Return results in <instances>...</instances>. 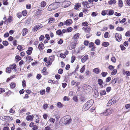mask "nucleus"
<instances>
[{"instance_id":"f257e3e1","label":"nucleus","mask_w":130,"mask_h":130,"mask_svg":"<svg viewBox=\"0 0 130 130\" xmlns=\"http://www.w3.org/2000/svg\"><path fill=\"white\" fill-rule=\"evenodd\" d=\"M94 103L93 100L91 99L87 101L84 105L82 108V110L83 111H85L88 109Z\"/></svg>"},{"instance_id":"f03ea898","label":"nucleus","mask_w":130,"mask_h":130,"mask_svg":"<svg viewBox=\"0 0 130 130\" xmlns=\"http://www.w3.org/2000/svg\"><path fill=\"white\" fill-rule=\"evenodd\" d=\"M59 6L58 3L56 2L50 5L48 9L50 11L54 10L58 8Z\"/></svg>"},{"instance_id":"7ed1b4c3","label":"nucleus","mask_w":130,"mask_h":130,"mask_svg":"<svg viewBox=\"0 0 130 130\" xmlns=\"http://www.w3.org/2000/svg\"><path fill=\"white\" fill-rule=\"evenodd\" d=\"M72 121L71 117L69 116H65L64 123L65 124H68L70 123Z\"/></svg>"},{"instance_id":"20e7f679","label":"nucleus","mask_w":130,"mask_h":130,"mask_svg":"<svg viewBox=\"0 0 130 130\" xmlns=\"http://www.w3.org/2000/svg\"><path fill=\"white\" fill-rule=\"evenodd\" d=\"M84 89L86 93H88L92 89V87L88 85H85L84 87Z\"/></svg>"},{"instance_id":"39448f33","label":"nucleus","mask_w":130,"mask_h":130,"mask_svg":"<svg viewBox=\"0 0 130 130\" xmlns=\"http://www.w3.org/2000/svg\"><path fill=\"white\" fill-rule=\"evenodd\" d=\"M82 4L84 7H86L88 8H90L92 6L91 4L88 3V2L86 1L82 2Z\"/></svg>"},{"instance_id":"423d86ee","label":"nucleus","mask_w":130,"mask_h":130,"mask_svg":"<svg viewBox=\"0 0 130 130\" xmlns=\"http://www.w3.org/2000/svg\"><path fill=\"white\" fill-rule=\"evenodd\" d=\"M71 3L69 1L64 2L62 5V6L64 8L68 7L71 4Z\"/></svg>"},{"instance_id":"0eeeda50","label":"nucleus","mask_w":130,"mask_h":130,"mask_svg":"<svg viewBox=\"0 0 130 130\" xmlns=\"http://www.w3.org/2000/svg\"><path fill=\"white\" fill-rule=\"evenodd\" d=\"M72 21L70 19H68L66 21L64 22V24L67 26H69L72 23Z\"/></svg>"},{"instance_id":"6e6552de","label":"nucleus","mask_w":130,"mask_h":130,"mask_svg":"<svg viewBox=\"0 0 130 130\" xmlns=\"http://www.w3.org/2000/svg\"><path fill=\"white\" fill-rule=\"evenodd\" d=\"M113 110L112 109H107L106 111L103 113V115L105 116H107L110 115L112 112Z\"/></svg>"},{"instance_id":"1a4fd4ad","label":"nucleus","mask_w":130,"mask_h":130,"mask_svg":"<svg viewBox=\"0 0 130 130\" xmlns=\"http://www.w3.org/2000/svg\"><path fill=\"white\" fill-rule=\"evenodd\" d=\"M115 37L117 41L120 42L122 39L121 35L120 34L116 33L115 34Z\"/></svg>"},{"instance_id":"9d476101","label":"nucleus","mask_w":130,"mask_h":130,"mask_svg":"<svg viewBox=\"0 0 130 130\" xmlns=\"http://www.w3.org/2000/svg\"><path fill=\"white\" fill-rule=\"evenodd\" d=\"M88 45L89 47L91 48V50L92 51L94 50L96 48L93 42H90L89 43Z\"/></svg>"},{"instance_id":"9b49d317","label":"nucleus","mask_w":130,"mask_h":130,"mask_svg":"<svg viewBox=\"0 0 130 130\" xmlns=\"http://www.w3.org/2000/svg\"><path fill=\"white\" fill-rule=\"evenodd\" d=\"M86 100L85 97L84 96H81L79 99V103H82L85 101Z\"/></svg>"},{"instance_id":"f8f14e48","label":"nucleus","mask_w":130,"mask_h":130,"mask_svg":"<svg viewBox=\"0 0 130 130\" xmlns=\"http://www.w3.org/2000/svg\"><path fill=\"white\" fill-rule=\"evenodd\" d=\"M76 45V43L75 42H72L69 46V49L71 50L73 48H75Z\"/></svg>"},{"instance_id":"ddd939ff","label":"nucleus","mask_w":130,"mask_h":130,"mask_svg":"<svg viewBox=\"0 0 130 130\" xmlns=\"http://www.w3.org/2000/svg\"><path fill=\"white\" fill-rule=\"evenodd\" d=\"M107 12H108L107 14L108 15H111L113 14L114 13V11L112 9H108L107 10Z\"/></svg>"},{"instance_id":"4468645a","label":"nucleus","mask_w":130,"mask_h":130,"mask_svg":"<svg viewBox=\"0 0 130 130\" xmlns=\"http://www.w3.org/2000/svg\"><path fill=\"white\" fill-rule=\"evenodd\" d=\"M88 56L87 55H85L81 59V61L82 63H84L88 59Z\"/></svg>"},{"instance_id":"2eb2a0df","label":"nucleus","mask_w":130,"mask_h":130,"mask_svg":"<svg viewBox=\"0 0 130 130\" xmlns=\"http://www.w3.org/2000/svg\"><path fill=\"white\" fill-rule=\"evenodd\" d=\"M33 50V48L31 47H28V50L26 52L27 54L28 55H30L31 54L32 51Z\"/></svg>"},{"instance_id":"dca6fc26","label":"nucleus","mask_w":130,"mask_h":130,"mask_svg":"<svg viewBox=\"0 0 130 130\" xmlns=\"http://www.w3.org/2000/svg\"><path fill=\"white\" fill-rule=\"evenodd\" d=\"M83 29L85 30V31L86 32H90L91 29V28L90 26L87 27H84Z\"/></svg>"},{"instance_id":"f3484780","label":"nucleus","mask_w":130,"mask_h":130,"mask_svg":"<svg viewBox=\"0 0 130 130\" xmlns=\"http://www.w3.org/2000/svg\"><path fill=\"white\" fill-rule=\"evenodd\" d=\"M98 84L102 88L103 87V86L102 85L103 83V80L100 78H99L98 79Z\"/></svg>"},{"instance_id":"a211bd4d","label":"nucleus","mask_w":130,"mask_h":130,"mask_svg":"<svg viewBox=\"0 0 130 130\" xmlns=\"http://www.w3.org/2000/svg\"><path fill=\"white\" fill-rule=\"evenodd\" d=\"M34 117L33 115H28L26 117V119L27 121H32Z\"/></svg>"},{"instance_id":"6ab92c4d","label":"nucleus","mask_w":130,"mask_h":130,"mask_svg":"<svg viewBox=\"0 0 130 130\" xmlns=\"http://www.w3.org/2000/svg\"><path fill=\"white\" fill-rule=\"evenodd\" d=\"M44 44L42 42L40 43L38 46V48L40 51L42 50L43 49Z\"/></svg>"},{"instance_id":"aec40b11","label":"nucleus","mask_w":130,"mask_h":130,"mask_svg":"<svg viewBox=\"0 0 130 130\" xmlns=\"http://www.w3.org/2000/svg\"><path fill=\"white\" fill-rule=\"evenodd\" d=\"M48 82L52 84H58V81L52 80L51 79L49 80L48 81Z\"/></svg>"},{"instance_id":"412c9836","label":"nucleus","mask_w":130,"mask_h":130,"mask_svg":"<svg viewBox=\"0 0 130 130\" xmlns=\"http://www.w3.org/2000/svg\"><path fill=\"white\" fill-rule=\"evenodd\" d=\"M116 2V0H111L108 2V3L109 5L115 4Z\"/></svg>"},{"instance_id":"4be33fe9","label":"nucleus","mask_w":130,"mask_h":130,"mask_svg":"<svg viewBox=\"0 0 130 130\" xmlns=\"http://www.w3.org/2000/svg\"><path fill=\"white\" fill-rule=\"evenodd\" d=\"M55 58V56L52 55L49 56L48 60L52 62L54 60Z\"/></svg>"},{"instance_id":"5701e85b","label":"nucleus","mask_w":130,"mask_h":130,"mask_svg":"<svg viewBox=\"0 0 130 130\" xmlns=\"http://www.w3.org/2000/svg\"><path fill=\"white\" fill-rule=\"evenodd\" d=\"M123 2L122 0H119L118 6L120 8H122L123 6Z\"/></svg>"},{"instance_id":"b1692460","label":"nucleus","mask_w":130,"mask_h":130,"mask_svg":"<svg viewBox=\"0 0 130 130\" xmlns=\"http://www.w3.org/2000/svg\"><path fill=\"white\" fill-rule=\"evenodd\" d=\"M28 31L27 29L26 28H24L23 30V35L25 36Z\"/></svg>"},{"instance_id":"393cba45","label":"nucleus","mask_w":130,"mask_h":130,"mask_svg":"<svg viewBox=\"0 0 130 130\" xmlns=\"http://www.w3.org/2000/svg\"><path fill=\"white\" fill-rule=\"evenodd\" d=\"M93 72L96 74H98L100 73V70L98 68H95L93 70Z\"/></svg>"},{"instance_id":"a878e982","label":"nucleus","mask_w":130,"mask_h":130,"mask_svg":"<svg viewBox=\"0 0 130 130\" xmlns=\"http://www.w3.org/2000/svg\"><path fill=\"white\" fill-rule=\"evenodd\" d=\"M9 67L11 68V69L13 70L14 69L17 67V66L15 63L10 65L9 66Z\"/></svg>"},{"instance_id":"bb28decb","label":"nucleus","mask_w":130,"mask_h":130,"mask_svg":"<svg viewBox=\"0 0 130 130\" xmlns=\"http://www.w3.org/2000/svg\"><path fill=\"white\" fill-rule=\"evenodd\" d=\"M16 83H11L10 85V87L12 89L15 88L16 87Z\"/></svg>"},{"instance_id":"cd10ccee","label":"nucleus","mask_w":130,"mask_h":130,"mask_svg":"<svg viewBox=\"0 0 130 130\" xmlns=\"http://www.w3.org/2000/svg\"><path fill=\"white\" fill-rule=\"evenodd\" d=\"M74 6V9L76 10H77L80 7V5L77 3Z\"/></svg>"},{"instance_id":"c85d7f7f","label":"nucleus","mask_w":130,"mask_h":130,"mask_svg":"<svg viewBox=\"0 0 130 130\" xmlns=\"http://www.w3.org/2000/svg\"><path fill=\"white\" fill-rule=\"evenodd\" d=\"M102 45L105 47H107L109 45V43L107 42H104L102 44Z\"/></svg>"},{"instance_id":"c756f323","label":"nucleus","mask_w":130,"mask_h":130,"mask_svg":"<svg viewBox=\"0 0 130 130\" xmlns=\"http://www.w3.org/2000/svg\"><path fill=\"white\" fill-rule=\"evenodd\" d=\"M79 35V33L75 34L73 38L74 39H76L78 38Z\"/></svg>"},{"instance_id":"7c9ffc66","label":"nucleus","mask_w":130,"mask_h":130,"mask_svg":"<svg viewBox=\"0 0 130 130\" xmlns=\"http://www.w3.org/2000/svg\"><path fill=\"white\" fill-rule=\"evenodd\" d=\"M57 106L59 108H62L63 106V105L60 102H58L57 104Z\"/></svg>"},{"instance_id":"2f4dec72","label":"nucleus","mask_w":130,"mask_h":130,"mask_svg":"<svg viewBox=\"0 0 130 130\" xmlns=\"http://www.w3.org/2000/svg\"><path fill=\"white\" fill-rule=\"evenodd\" d=\"M39 29V27H38V25L35 26L33 28V29L34 31H36Z\"/></svg>"},{"instance_id":"473e14b6","label":"nucleus","mask_w":130,"mask_h":130,"mask_svg":"<svg viewBox=\"0 0 130 130\" xmlns=\"http://www.w3.org/2000/svg\"><path fill=\"white\" fill-rule=\"evenodd\" d=\"M26 59L27 60H28L30 61L33 60V59H31V57L29 55H27V57H26Z\"/></svg>"},{"instance_id":"72a5a7b5","label":"nucleus","mask_w":130,"mask_h":130,"mask_svg":"<svg viewBox=\"0 0 130 130\" xmlns=\"http://www.w3.org/2000/svg\"><path fill=\"white\" fill-rule=\"evenodd\" d=\"M113 71L111 72V74L112 75H115L117 73V70L116 69H113Z\"/></svg>"},{"instance_id":"f704fd0d","label":"nucleus","mask_w":130,"mask_h":130,"mask_svg":"<svg viewBox=\"0 0 130 130\" xmlns=\"http://www.w3.org/2000/svg\"><path fill=\"white\" fill-rule=\"evenodd\" d=\"M48 23H51L53 22L55 20V19L53 18H51L48 19Z\"/></svg>"},{"instance_id":"c9c22d12","label":"nucleus","mask_w":130,"mask_h":130,"mask_svg":"<svg viewBox=\"0 0 130 130\" xmlns=\"http://www.w3.org/2000/svg\"><path fill=\"white\" fill-rule=\"evenodd\" d=\"M11 68L9 67H7L6 69V72L7 73H10L11 72Z\"/></svg>"},{"instance_id":"e433bc0d","label":"nucleus","mask_w":130,"mask_h":130,"mask_svg":"<svg viewBox=\"0 0 130 130\" xmlns=\"http://www.w3.org/2000/svg\"><path fill=\"white\" fill-rule=\"evenodd\" d=\"M116 30L119 31H121L124 30V28L118 26Z\"/></svg>"},{"instance_id":"4c0bfd02","label":"nucleus","mask_w":130,"mask_h":130,"mask_svg":"<svg viewBox=\"0 0 130 130\" xmlns=\"http://www.w3.org/2000/svg\"><path fill=\"white\" fill-rule=\"evenodd\" d=\"M57 34L58 35H61L62 33V32L60 29L57 30L56 32Z\"/></svg>"},{"instance_id":"58836bf2","label":"nucleus","mask_w":130,"mask_h":130,"mask_svg":"<svg viewBox=\"0 0 130 130\" xmlns=\"http://www.w3.org/2000/svg\"><path fill=\"white\" fill-rule=\"evenodd\" d=\"M100 41L99 39H97L96 40L95 42V43L97 45H99L100 44Z\"/></svg>"},{"instance_id":"ea45409f","label":"nucleus","mask_w":130,"mask_h":130,"mask_svg":"<svg viewBox=\"0 0 130 130\" xmlns=\"http://www.w3.org/2000/svg\"><path fill=\"white\" fill-rule=\"evenodd\" d=\"M3 44L5 46H7L9 44L8 42L6 41H4L3 42Z\"/></svg>"},{"instance_id":"a19ab883","label":"nucleus","mask_w":130,"mask_h":130,"mask_svg":"<svg viewBox=\"0 0 130 130\" xmlns=\"http://www.w3.org/2000/svg\"><path fill=\"white\" fill-rule=\"evenodd\" d=\"M46 3L44 1H42L41 2V7H44L46 5Z\"/></svg>"},{"instance_id":"79ce46f5","label":"nucleus","mask_w":130,"mask_h":130,"mask_svg":"<svg viewBox=\"0 0 130 130\" xmlns=\"http://www.w3.org/2000/svg\"><path fill=\"white\" fill-rule=\"evenodd\" d=\"M8 22H11L12 20V18L11 16H9L7 20Z\"/></svg>"},{"instance_id":"37998d69","label":"nucleus","mask_w":130,"mask_h":130,"mask_svg":"<svg viewBox=\"0 0 130 130\" xmlns=\"http://www.w3.org/2000/svg\"><path fill=\"white\" fill-rule=\"evenodd\" d=\"M117 80V79L116 78H114L112 80L111 83L112 84H114L116 83Z\"/></svg>"},{"instance_id":"c03bdc74","label":"nucleus","mask_w":130,"mask_h":130,"mask_svg":"<svg viewBox=\"0 0 130 130\" xmlns=\"http://www.w3.org/2000/svg\"><path fill=\"white\" fill-rule=\"evenodd\" d=\"M22 86L23 88H24L26 86V82L25 80H23L22 82Z\"/></svg>"},{"instance_id":"a18cd8bd","label":"nucleus","mask_w":130,"mask_h":130,"mask_svg":"<svg viewBox=\"0 0 130 130\" xmlns=\"http://www.w3.org/2000/svg\"><path fill=\"white\" fill-rule=\"evenodd\" d=\"M107 12V10H103L101 12V14L103 16H105Z\"/></svg>"},{"instance_id":"49530a36","label":"nucleus","mask_w":130,"mask_h":130,"mask_svg":"<svg viewBox=\"0 0 130 130\" xmlns=\"http://www.w3.org/2000/svg\"><path fill=\"white\" fill-rule=\"evenodd\" d=\"M75 59V57L74 56H72L71 59V62L72 63H73L74 61V60Z\"/></svg>"},{"instance_id":"de8ad7c7","label":"nucleus","mask_w":130,"mask_h":130,"mask_svg":"<svg viewBox=\"0 0 130 130\" xmlns=\"http://www.w3.org/2000/svg\"><path fill=\"white\" fill-rule=\"evenodd\" d=\"M101 75L103 77H104L107 75L108 74L107 72H103L101 73Z\"/></svg>"},{"instance_id":"09e8293b","label":"nucleus","mask_w":130,"mask_h":130,"mask_svg":"<svg viewBox=\"0 0 130 130\" xmlns=\"http://www.w3.org/2000/svg\"><path fill=\"white\" fill-rule=\"evenodd\" d=\"M85 65L83 66L80 70V72L81 73H83L85 70Z\"/></svg>"},{"instance_id":"8fccbe9b","label":"nucleus","mask_w":130,"mask_h":130,"mask_svg":"<svg viewBox=\"0 0 130 130\" xmlns=\"http://www.w3.org/2000/svg\"><path fill=\"white\" fill-rule=\"evenodd\" d=\"M52 62L48 60V61L46 62V66H48L51 65L52 64Z\"/></svg>"},{"instance_id":"3c124183","label":"nucleus","mask_w":130,"mask_h":130,"mask_svg":"<svg viewBox=\"0 0 130 130\" xmlns=\"http://www.w3.org/2000/svg\"><path fill=\"white\" fill-rule=\"evenodd\" d=\"M115 67L111 65H110L108 67V69L111 71H112L114 68Z\"/></svg>"},{"instance_id":"603ef678","label":"nucleus","mask_w":130,"mask_h":130,"mask_svg":"<svg viewBox=\"0 0 130 130\" xmlns=\"http://www.w3.org/2000/svg\"><path fill=\"white\" fill-rule=\"evenodd\" d=\"M73 100L75 102H77L78 101L77 97L76 96H74L73 97Z\"/></svg>"},{"instance_id":"864d4df0","label":"nucleus","mask_w":130,"mask_h":130,"mask_svg":"<svg viewBox=\"0 0 130 130\" xmlns=\"http://www.w3.org/2000/svg\"><path fill=\"white\" fill-rule=\"evenodd\" d=\"M15 58L16 59L17 61H19L21 59V57L19 55L16 56Z\"/></svg>"},{"instance_id":"5fc2aeb1","label":"nucleus","mask_w":130,"mask_h":130,"mask_svg":"<svg viewBox=\"0 0 130 130\" xmlns=\"http://www.w3.org/2000/svg\"><path fill=\"white\" fill-rule=\"evenodd\" d=\"M17 49L20 51H21L23 50L22 46L20 45H19L17 47Z\"/></svg>"},{"instance_id":"6e6d98bb","label":"nucleus","mask_w":130,"mask_h":130,"mask_svg":"<svg viewBox=\"0 0 130 130\" xmlns=\"http://www.w3.org/2000/svg\"><path fill=\"white\" fill-rule=\"evenodd\" d=\"M60 56L61 58H64L66 57V55L65 54L61 53L60 55Z\"/></svg>"},{"instance_id":"4d7b16f0","label":"nucleus","mask_w":130,"mask_h":130,"mask_svg":"<svg viewBox=\"0 0 130 130\" xmlns=\"http://www.w3.org/2000/svg\"><path fill=\"white\" fill-rule=\"evenodd\" d=\"M42 10H38L36 12V14L37 15H38L40 14H42Z\"/></svg>"},{"instance_id":"13d9d810","label":"nucleus","mask_w":130,"mask_h":130,"mask_svg":"<svg viewBox=\"0 0 130 130\" xmlns=\"http://www.w3.org/2000/svg\"><path fill=\"white\" fill-rule=\"evenodd\" d=\"M63 72V71L62 69H59L58 71V73L60 74H62Z\"/></svg>"},{"instance_id":"bf43d9fd","label":"nucleus","mask_w":130,"mask_h":130,"mask_svg":"<svg viewBox=\"0 0 130 130\" xmlns=\"http://www.w3.org/2000/svg\"><path fill=\"white\" fill-rule=\"evenodd\" d=\"M42 77V76L40 74H37L36 78L38 80H39Z\"/></svg>"},{"instance_id":"052dcab7","label":"nucleus","mask_w":130,"mask_h":130,"mask_svg":"<svg viewBox=\"0 0 130 130\" xmlns=\"http://www.w3.org/2000/svg\"><path fill=\"white\" fill-rule=\"evenodd\" d=\"M88 25V24L87 22H83L82 24V25L83 26H87Z\"/></svg>"},{"instance_id":"680f3d73","label":"nucleus","mask_w":130,"mask_h":130,"mask_svg":"<svg viewBox=\"0 0 130 130\" xmlns=\"http://www.w3.org/2000/svg\"><path fill=\"white\" fill-rule=\"evenodd\" d=\"M87 33L86 35V38H89L92 35L90 32H87Z\"/></svg>"},{"instance_id":"e2e57ef3","label":"nucleus","mask_w":130,"mask_h":130,"mask_svg":"<svg viewBox=\"0 0 130 130\" xmlns=\"http://www.w3.org/2000/svg\"><path fill=\"white\" fill-rule=\"evenodd\" d=\"M106 92L105 90H103L100 92V94L101 95H105L106 94Z\"/></svg>"},{"instance_id":"0e129e2a","label":"nucleus","mask_w":130,"mask_h":130,"mask_svg":"<svg viewBox=\"0 0 130 130\" xmlns=\"http://www.w3.org/2000/svg\"><path fill=\"white\" fill-rule=\"evenodd\" d=\"M22 14L24 16H25L27 13V11L25 10L24 11H23L22 12Z\"/></svg>"},{"instance_id":"69168bd1","label":"nucleus","mask_w":130,"mask_h":130,"mask_svg":"<svg viewBox=\"0 0 130 130\" xmlns=\"http://www.w3.org/2000/svg\"><path fill=\"white\" fill-rule=\"evenodd\" d=\"M109 33L107 32H106L104 34V37L105 38H107L108 37Z\"/></svg>"},{"instance_id":"338daca9","label":"nucleus","mask_w":130,"mask_h":130,"mask_svg":"<svg viewBox=\"0 0 130 130\" xmlns=\"http://www.w3.org/2000/svg\"><path fill=\"white\" fill-rule=\"evenodd\" d=\"M116 59L114 56L112 57L111 58V60L112 62L113 63H115L116 61Z\"/></svg>"},{"instance_id":"774afa93","label":"nucleus","mask_w":130,"mask_h":130,"mask_svg":"<svg viewBox=\"0 0 130 130\" xmlns=\"http://www.w3.org/2000/svg\"><path fill=\"white\" fill-rule=\"evenodd\" d=\"M44 36L43 35H42L39 38V40L40 41L43 40H44Z\"/></svg>"}]
</instances>
